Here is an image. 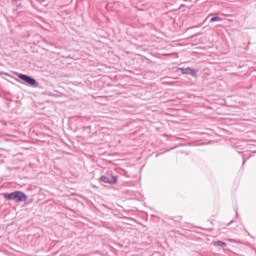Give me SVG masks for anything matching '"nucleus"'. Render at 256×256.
<instances>
[{
    "mask_svg": "<svg viewBox=\"0 0 256 256\" xmlns=\"http://www.w3.org/2000/svg\"><path fill=\"white\" fill-rule=\"evenodd\" d=\"M182 75H191V77H197V73H199L198 69L187 67V68H179Z\"/></svg>",
    "mask_w": 256,
    "mask_h": 256,
    "instance_id": "4",
    "label": "nucleus"
},
{
    "mask_svg": "<svg viewBox=\"0 0 256 256\" xmlns=\"http://www.w3.org/2000/svg\"><path fill=\"white\" fill-rule=\"evenodd\" d=\"M123 175H125V177H129V174H127V171L123 170Z\"/></svg>",
    "mask_w": 256,
    "mask_h": 256,
    "instance_id": "11",
    "label": "nucleus"
},
{
    "mask_svg": "<svg viewBox=\"0 0 256 256\" xmlns=\"http://www.w3.org/2000/svg\"><path fill=\"white\" fill-rule=\"evenodd\" d=\"M236 217H239V212H236Z\"/></svg>",
    "mask_w": 256,
    "mask_h": 256,
    "instance_id": "12",
    "label": "nucleus"
},
{
    "mask_svg": "<svg viewBox=\"0 0 256 256\" xmlns=\"http://www.w3.org/2000/svg\"><path fill=\"white\" fill-rule=\"evenodd\" d=\"M18 78L24 83H26V85H28L29 87H39V82H37L36 79L32 76L20 73L18 74Z\"/></svg>",
    "mask_w": 256,
    "mask_h": 256,
    "instance_id": "3",
    "label": "nucleus"
},
{
    "mask_svg": "<svg viewBox=\"0 0 256 256\" xmlns=\"http://www.w3.org/2000/svg\"><path fill=\"white\" fill-rule=\"evenodd\" d=\"M100 183H108V185H117L119 181V176L113 174L112 171H108L105 175L99 178Z\"/></svg>",
    "mask_w": 256,
    "mask_h": 256,
    "instance_id": "2",
    "label": "nucleus"
},
{
    "mask_svg": "<svg viewBox=\"0 0 256 256\" xmlns=\"http://www.w3.org/2000/svg\"><path fill=\"white\" fill-rule=\"evenodd\" d=\"M233 223H235V220H231V221L227 224V227H230V225H233Z\"/></svg>",
    "mask_w": 256,
    "mask_h": 256,
    "instance_id": "9",
    "label": "nucleus"
},
{
    "mask_svg": "<svg viewBox=\"0 0 256 256\" xmlns=\"http://www.w3.org/2000/svg\"><path fill=\"white\" fill-rule=\"evenodd\" d=\"M209 17H212V18L210 19V23H217V22L223 21V18L219 17V13L209 14V16L207 17V19H209Z\"/></svg>",
    "mask_w": 256,
    "mask_h": 256,
    "instance_id": "5",
    "label": "nucleus"
},
{
    "mask_svg": "<svg viewBox=\"0 0 256 256\" xmlns=\"http://www.w3.org/2000/svg\"><path fill=\"white\" fill-rule=\"evenodd\" d=\"M0 75H7L9 77V73L7 72H0Z\"/></svg>",
    "mask_w": 256,
    "mask_h": 256,
    "instance_id": "10",
    "label": "nucleus"
},
{
    "mask_svg": "<svg viewBox=\"0 0 256 256\" xmlns=\"http://www.w3.org/2000/svg\"><path fill=\"white\" fill-rule=\"evenodd\" d=\"M250 157H253V155H250L248 158H245V155H243L242 167L245 166V163H247V159H250Z\"/></svg>",
    "mask_w": 256,
    "mask_h": 256,
    "instance_id": "7",
    "label": "nucleus"
},
{
    "mask_svg": "<svg viewBox=\"0 0 256 256\" xmlns=\"http://www.w3.org/2000/svg\"><path fill=\"white\" fill-rule=\"evenodd\" d=\"M214 247H227V243L221 240H217L213 242Z\"/></svg>",
    "mask_w": 256,
    "mask_h": 256,
    "instance_id": "6",
    "label": "nucleus"
},
{
    "mask_svg": "<svg viewBox=\"0 0 256 256\" xmlns=\"http://www.w3.org/2000/svg\"><path fill=\"white\" fill-rule=\"evenodd\" d=\"M254 153H256V151H254Z\"/></svg>",
    "mask_w": 256,
    "mask_h": 256,
    "instance_id": "13",
    "label": "nucleus"
},
{
    "mask_svg": "<svg viewBox=\"0 0 256 256\" xmlns=\"http://www.w3.org/2000/svg\"><path fill=\"white\" fill-rule=\"evenodd\" d=\"M235 149H236L237 153H243V151L241 149H239V145H236Z\"/></svg>",
    "mask_w": 256,
    "mask_h": 256,
    "instance_id": "8",
    "label": "nucleus"
},
{
    "mask_svg": "<svg viewBox=\"0 0 256 256\" xmlns=\"http://www.w3.org/2000/svg\"><path fill=\"white\" fill-rule=\"evenodd\" d=\"M3 197L6 201H15L16 203H23L27 199V194L23 191L16 190L11 193H4Z\"/></svg>",
    "mask_w": 256,
    "mask_h": 256,
    "instance_id": "1",
    "label": "nucleus"
}]
</instances>
